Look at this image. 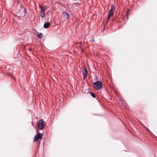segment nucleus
I'll list each match as a JSON object with an SVG mask.
<instances>
[{"mask_svg": "<svg viewBox=\"0 0 157 157\" xmlns=\"http://www.w3.org/2000/svg\"><path fill=\"white\" fill-rule=\"evenodd\" d=\"M94 88L97 90L100 89L102 86V83L101 81H97L93 83Z\"/></svg>", "mask_w": 157, "mask_h": 157, "instance_id": "1", "label": "nucleus"}, {"mask_svg": "<svg viewBox=\"0 0 157 157\" xmlns=\"http://www.w3.org/2000/svg\"><path fill=\"white\" fill-rule=\"evenodd\" d=\"M46 126L45 124L44 121L43 119H41L39 120L37 126L39 129L42 130Z\"/></svg>", "mask_w": 157, "mask_h": 157, "instance_id": "2", "label": "nucleus"}, {"mask_svg": "<svg viewBox=\"0 0 157 157\" xmlns=\"http://www.w3.org/2000/svg\"><path fill=\"white\" fill-rule=\"evenodd\" d=\"M43 134L42 133H39L36 135L35 136L34 138V141L36 142L39 139L42 138Z\"/></svg>", "mask_w": 157, "mask_h": 157, "instance_id": "3", "label": "nucleus"}, {"mask_svg": "<svg viewBox=\"0 0 157 157\" xmlns=\"http://www.w3.org/2000/svg\"><path fill=\"white\" fill-rule=\"evenodd\" d=\"M39 7L40 8V16L42 17H44L45 15V9L44 7V6H39Z\"/></svg>", "mask_w": 157, "mask_h": 157, "instance_id": "4", "label": "nucleus"}, {"mask_svg": "<svg viewBox=\"0 0 157 157\" xmlns=\"http://www.w3.org/2000/svg\"><path fill=\"white\" fill-rule=\"evenodd\" d=\"M115 8L114 6L113 5H112L111 6V9L109 10V13L108 15L110 16L111 17H113V15L114 14V10H115Z\"/></svg>", "mask_w": 157, "mask_h": 157, "instance_id": "5", "label": "nucleus"}, {"mask_svg": "<svg viewBox=\"0 0 157 157\" xmlns=\"http://www.w3.org/2000/svg\"><path fill=\"white\" fill-rule=\"evenodd\" d=\"M88 72L86 68L85 67L83 68V71L82 72V75L83 79H85L87 77Z\"/></svg>", "mask_w": 157, "mask_h": 157, "instance_id": "6", "label": "nucleus"}, {"mask_svg": "<svg viewBox=\"0 0 157 157\" xmlns=\"http://www.w3.org/2000/svg\"><path fill=\"white\" fill-rule=\"evenodd\" d=\"M63 14L64 17H66L67 19H68L69 17V14L66 11H64L63 12Z\"/></svg>", "mask_w": 157, "mask_h": 157, "instance_id": "7", "label": "nucleus"}, {"mask_svg": "<svg viewBox=\"0 0 157 157\" xmlns=\"http://www.w3.org/2000/svg\"><path fill=\"white\" fill-rule=\"evenodd\" d=\"M50 26V24L49 22H45L44 25V27L46 29L48 28Z\"/></svg>", "mask_w": 157, "mask_h": 157, "instance_id": "8", "label": "nucleus"}, {"mask_svg": "<svg viewBox=\"0 0 157 157\" xmlns=\"http://www.w3.org/2000/svg\"><path fill=\"white\" fill-rule=\"evenodd\" d=\"M90 94L94 98H96L95 94L93 93L90 92Z\"/></svg>", "mask_w": 157, "mask_h": 157, "instance_id": "9", "label": "nucleus"}, {"mask_svg": "<svg viewBox=\"0 0 157 157\" xmlns=\"http://www.w3.org/2000/svg\"><path fill=\"white\" fill-rule=\"evenodd\" d=\"M38 37L40 39H41L42 37V34L41 33L39 34L38 35Z\"/></svg>", "mask_w": 157, "mask_h": 157, "instance_id": "10", "label": "nucleus"}, {"mask_svg": "<svg viewBox=\"0 0 157 157\" xmlns=\"http://www.w3.org/2000/svg\"><path fill=\"white\" fill-rule=\"evenodd\" d=\"M112 17L111 16H109V15H108V17H107V21H109V20H110V18Z\"/></svg>", "mask_w": 157, "mask_h": 157, "instance_id": "11", "label": "nucleus"}, {"mask_svg": "<svg viewBox=\"0 0 157 157\" xmlns=\"http://www.w3.org/2000/svg\"><path fill=\"white\" fill-rule=\"evenodd\" d=\"M7 75H9V76H10L11 77H13V78H14L13 77V75L12 74H11L10 73H7Z\"/></svg>", "mask_w": 157, "mask_h": 157, "instance_id": "12", "label": "nucleus"}, {"mask_svg": "<svg viewBox=\"0 0 157 157\" xmlns=\"http://www.w3.org/2000/svg\"><path fill=\"white\" fill-rule=\"evenodd\" d=\"M95 41V40L94 37H92V38L90 39V41L92 42H93Z\"/></svg>", "mask_w": 157, "mask_h": 157, "instance_id": "13", "label": "nucleus"}, {"mask_svg": "<svg viewBox=\"0 0 157 157\" xmlns=\"http://www.w3.org/2000/svg\"><path fill=\"white\" fill-rule=\"evenodd\" d=\"M24 12H25V14H24V15H25V14L26 13V12H27V10H26V9L24 8Z\"/></svg>", "mask_w": 157, "mask_h": 157, "instance_id": "14", "label": "nucleus"}, {"mask_svg": "<svg viewBox=\"0 0 157 157\" xmlns=\"http://www.w3.org/2000/svg\"><path fill=\"white\" fill-rule=\"evenodd\" d=\"M79 43L81 45L82 44V43L81 42H79Z\"/></svg>", "mask_w": 157, "mask_h": 157, "instance_id": "15", "label": "nucleus"}, {"mask_svg": "<svg viewBox=\"0 0 157 157\" xmlns=\"http://www.w3.org/2000/svg\"><path fill=\"white\" fill-rule=\"evenodd\" d=\"M21 7H23V6H22V5H21Z\"/></svg>", "mask_w": 157, "mask_h": 157, "instance_id": "16", "label": "nucleus"}, {"mask_svg": "<svg viewBox=\"0 0 157 157\" xmlns=\"http://www.w3.org/2000/svg\"><path fill=\"white\" fill-rule=\"evenodd\" d=\"M83 50L82 49V51H83Z\"/></svg>", "mask_w": 157, "mask_h": 157, "instance_id": "17", "label": "nucleus"}]
</instances>
